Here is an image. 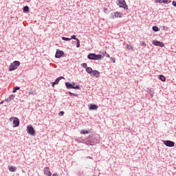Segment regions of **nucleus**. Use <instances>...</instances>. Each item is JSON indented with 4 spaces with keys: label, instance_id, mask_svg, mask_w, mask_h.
Returning a JSON list of instances; mask_svg holds the SVG:
<instances>
[{
    "label": "nucleus",
    "instance_id": "1",
    "mask_svg": "<svg viewBox=\"0 0 176 176\" xmlns=\"http://www.w3.org/2000/svg\"><path fill=\"white\" fill-rule=\"evenodd\" d=\"M82 144H85V145H96V144H98L100 142V136L98 135H89V137L85 139L80 141Z\"/></svg>",
    "mask_w": 176,
    "mask_h": 176
},
{
    "label": "nucleus",
    "instance_id": "2",
    "mask_svg": "<svg viewBox=\"0 0 176 176\" xmlns=\"http://www.w3.org/2000/svg\"><path fill=\"white\" fill-rule=\"evenodd\" d=\"M19 67H20V61L14 60L12 63L10 64L9 69L10 71H14L15 69H17Z\"/></svg>",
    "mask_w": 176,
    "mask_h": 176
},
{
    "label": "nucleus",
    "instance_id": "3",
    "mask_svg": "<svg viewBox=\"0 0 176 176\" xmlns=\"http://www.w3.org/2000/svg\"><path fill=\"white\" fill-rule=\"evenodd\" d=\"M65 86H66V89H74V90H80V85H77L76 86H73L72 83L69 82H65Z\"/></svg>",
    "mask_w": 176,
    "mask_h": 176
},
{
    "label": "nucleus",
    "instance_id": "4",
    "mask_svg": "<svg viewBox=\"0 0 176 176\" xmlns=\"http://www.w3.org/2000/svg\"><path fill=\"white\" fill-rule=\"evenodd\" d=\"M26 131H27L28 134H29L30 135L35 136L36 132H35V129H34V126H32V125H28Z\"/></svg>",
    "mask_w": 176,
    "mask_h": 176
},
{
    "label": "nucleus",
    "instance_id": "5",
    "mask_svg": "<svg viewBox=\"0 0 176 176\" xmlns=\"http://www.w3.org/2000/svg\"><path fill=\"white\" fill-rule=\"evenodd\" d=\"M61 57H67L64 51L56 50V52L55 54V58H61Z\"/></svg>",
    "mask_w": 176,
    "mask_h": 176
},
{
    "label": "nucleus",
    "instance_id": "6",
    "mask_svg": "<svg viewBox=\"0 0 176 176\" xmlns=\"http://www.w3.org/2000/svg\"><path fill=\"white\" fill-rule=\"evenodd\" d=\"M118 6L120 8L124 9V10H129V6L126 4V1L124 0H119Z\"/></svg>",
    "mask_w": 176,
    "mask_h": 176
},
{
    "label": "nucleus",
    "instance_id": "7",
    "mask_svg": "<svg viewBox=\"0 0 176 176\" xmlns=\"http://www.w3.org/2000/svg\"><path fill=\"white\" fill-rule=\"evenodd\" d=\"M82 67L85 68L86 72L87 74H89V75H91V74H93V69L90 67H87V63H84L82 64Z\"/></svg>",
    "mask_w": 176,
    "mask_h": 176
},
{
    "label": "nucleus",
    "instance_id": "8",
    "mask_svg": "<svg viewBox=\"0 0 176 176\" xmlns=\"http://www.w3.org/2000/svg\"><path fill=\"white\" fill-rule=\"evenodd\" d=\"M163 144L164 145H166V146H168V148H173L175 146V142L171 140H164Z\"/></svg>",
    "mask_w": 176,
    "mask_h": 176
},
{
    "label": "nucleus",
    "instance_id": "9",
    "mask_svg": "<svg viewBox=\"0 0 176 176\" xmlns=\"http://www.w3.org/2000/svg\"><path fill=\"white\" fill-rule=\"evenodd\" d=\"M118 17L122 18L123 17V13L122 12H111V19H116Z\"/></svg>",
    "mask_w": 176,
    "mask_h": 176
},
{
    "label": "nucleus",
    "instance_id": "10",
    "mask_svg": "<svg viewBox=\"0 0 176 176\" xmlns=\"http://www.w3.org/2000/svg\"><path fill=\"white\" fill-rule=\"evenodd\" d=\"M152 44L154 45V46H159L160 47H164V43H163V42H160L157 40H153L152 41Z\"/></svg>",
    "mask_w": 176,
    "mask_h": 176
},
{
    "label": "nucleus",
    "instance_id": "11",
    "mask_svg": "<svg viewBox=\"0 0 176 176\" xmlns=\"http://www.w3.org/2000/svg\"><path fill=\"white\" fill-rule=\"evenodd\" d=\"M155 3H171V0H155Z\"/></svg>",
    "mask_w": 176,
    "mask_h": 176
},
{
    "label": "nucleus",
    "instance_id": "12",
    "mask_svg": "<svg viewBox=\"0 0 176 176\" xmlns=\"http://www.w3.org/2000/svg\"><path fill=\"white\" fill-rule=\"evenodd\" d=\"M89 109L90 111H97L98 109V106L96 104H91L89 105Z\"/></svg>",
    "mask_w": 176,
    "mask_h": 176
},
{
    "label": "nucleus",
    "instance_id": "13",
    "mask_svg": "<svg viewBox=\"0 0 176 176\" xmlns=\"http://www.w3.org/2000/svg\"><path fill=\"white\" fill-rule=\"evenodd\" d=\"M13 127H19L20 126V120L19 118H15L13 120Z\"/></svg>",
    "mask_w": 176,
    "mask_h": 176
},
{
    "label": "nucleus",
    "instance_id": "14",
    "mask_svg": "<svg viewBox=\"0 0 176 176\" xmlns=\"http://www.w3.org/2000/svg\"><path fill=\"white\" fill-rule=\"evenodd\" d=\"M16 97V96H14V94H11L9 97H8L5 101H6L7 102H10L12 101H13V100H14V98Z\"/></svg>",
    "mask_w": 176,
    "mask_h": 176
},
{
    "label": "nucleus",
    "instance_id": "15",
    "mask_svg": "<svg viewBox=\"0 0 176 176\" xmlns=\"http://www.w3.org/2000/svg\"><path fill=\"white\" fill-rule=\"evenodd\" d=\"M44 174L47 176H52V172H50L49 167H45L44 168Z\"/></svg>",
    "mask_w": 176,
    "mask_h": 176
},
{
    "label": "nucleus",
    "instance_id": "16",
    "mask_svg": "<svg viewBox=\"0 0 176 176\" xmlns=\"http://www.w3.org/2000/svg\"><path fill=\"white\" fill-rule=\"evenodd\" d=\"M92 76H96V78H98L100 76V72L98 70L92 71Z\"/></svg>",
    "mask_w": 176,
    "mask_h": 176
},
{
    "label": "nucleus",
    "instance_id": "17",
    "mask_svg": "<svg viewBox=\"0 0 176 176\" xmlns=\"http://www.w3.org/2000/svg\"><path fill=\"white\" fill-rule=\"evenodd\" d=\"M8 170L9 171H10V173H14L15 171H16L17 168L12 166H8Z\"/></svg>",
    "mask_w": 176,
    "mask_h": 176
},
{
    "label": "nucleus",
    "instance_id": "18",
    "mask_svg": "<svg viewBox=\"0 0 176 176\" xmlns=\"http://www.w3.org/2000/svg\"><path fill=\"white\" fill-rule=\"evenodd\" d=\"M95 56H96L95 53L89 54L87 56V58H88V60H94Z\"/></svg>",
    "mask_w": 176,
    "mask_h": 176
},
{
    "label": "nucleus",
    "instance_id": "19",
    "mask_svg": "<svg viewBox=\"0 0 176 176\" xmlns=\"http://www.w3.org/2000/svg\"><path fill=\"white\" fill-rule=\"evenodd\" d=\"M23 13H30V7L28 6H25L23 8Z\"/></svg>",
    "mask_w": 176,
    "mask_h": 176
},
{
    "label": "nucleus",
    "instance_id": "20",
    "mask_svg": "<svg viewBox=\"0 0 176 176\" xmlns=\"http://www.w3.org/2000/svg\"><path fill=\"white\" fill-rule=\"evenodd\" d=\"M102 54H95V58L94 60H102Z\"/></svg>",
    "mask_w": 176,
    "mask_h": 176
},
{
    "label": "nucleus",
    "instance_id": "21",
    "mask_svg": "<svg viewBox=\"0 0 176 176\" xmlns=\"http://www.w3.org/2000/svg\"><path fill=\"white\" fill-rule=\"evenodd\" d=\"M61 79H64V76H59L58 78H56V79L55 80L54 82L58 85L60 82V80H61Z\"/></svg>",
    "mask_w": 176,
    "mask_h": 176
},
{
    "label": "nucleus",
    "instance_id": "22",
    "mask_svg": "<svg viewBox=\"0 0 176 176\" xmlns=\"http://www.w3.org/2000/svg\"><path fill=\"white\" fill-rule=\"evenodd\" d=\"M158 78L162 82H166V77L164 75H160Z\"/></svg>",
    "mask_w": 176,
    "mask_h": 176
},
{
    "label": "nucleus",
    "instance_id": "23",
    "mask_svg": "<svg viewBox=\"0 0 176 176\" xmlns=\"http://www.w3.org/2000/svg\"><path fill=\"white\" fill-rule=\"evenodd\" d=\"M153 31H154V32H158V31H160V29L159 28V27L154 25L152 28Z\"/></svg>",
    "mask_w": 176,
    "mask_h": 176
},
{
    "label": "nucleus",
    "instance_id": "24",
    "mask_svg": "<svg viewBox=\"0 0 176 176\" xmlns=\"http://www.w3.org/2000/svg\"><path fill=\"white\" fill-rule=\"evenodd\" d=\"M80 134H90V131L85 129L80 131Z\"/></svg>",
    "mask_w": 176,
    "mask_h": 176
},
{
    "label": "nucleus",
    "instance_id": "25",
    "mask_svg": "<svg viewBox=\"0 0 176 176\" xmlns=\"http://www.w3.org/2000/svg\"><path fill=\"white\" fill-rule=\"evenodd\" d=\"M69 96H70V97H72V96H74V97H78V94H74L71 91H69Z\"/></svg>",
    "mask_w": 176,
    "mask_h": 176
},
{
    "label": "nucleus",
    "instance_id": "26",
    "mask_svg": "<svg viewBox=\"0 0 176 176\" xmlns=\"http://www.w3.org/2000/svg\"><path fill=\"white\" fill-rule=\"evenodd\" d=\"M76 47H80V41L78 39H76Z\"/></svg>",
    "mask_w": 176,
    "mask_h": 176
},
{
    "label": "nucleus",
    "instance_id": "27",
    "mask_svg": "<svg viewBox=\"0 0 176 176\" xmlns=\"http://www.w3.org/2000/svg\"><path fill=\"white\" fill-rule=\"evenodd\" d=\"M17 90H20V87H14L12 93H16V91H17Z\"/></svg>",
    "mask_w": 176,
    "mask_h": 176
},
{
    "label": "nucleus",
    "instance_id": "28",
    "mask_svg": "<svg viewBox=\"0 0 176 176\" xmlns=\"http://www.w3.org/2000/svg\"><path fill=\"white\" fill-rule=\"evenodd\" d=\"M62 40L63 41H71V38H68V37H62Z\"/></svg>",
    "mask_w": 176,
    "mask_h": 176
},
{
    "label": "nucleus",
    "instance_id": "29",
    "mask_svg": "<svg viewBox=\"0 0 176 176\" xmlns=\"http://www.w3.org/2000/svg\"><path fill=\"white\" fill-rule=\"evenodd\" d=\"M70 39H74V41H76V39H78V38H76V35H72L70 38Z\"/></svg>",
    "mask_w": 176,
    "mask_h": 176
},
{
    "label": "nucleus",
    "instance_id": "30",
    "mask_svg": "<svg viewBox=\"0 0 176 176\" xmlns=\"http://www.w3.org/2000/svg\"><path fill=\"white\" fill-rule=\"evenodd\" d=\"M58 115H59V116H64V111H60Z\"/></svg>",
    "mask_w": 176,
    "mask_h": 176
},
{
    "label": "nucleus",
    "instance_id": "31",
    "mask_svg": "<svg viewBox=\"0 0 176 176\" xmlns=\"http://www.w3.org/2000/svg\"><path fill=\"white\" fill-rule=\"evenodd\" d=\"M110 60L111 63H116L115 58L111 57Z\"/></svg>",
    "mask_w": 176,
    "mask_h": 176
},
{
    "label": "nucleus",
    "instance_id": "32",
    "mask_svg": "<svg viewBox=\"0 0 176 176\" xmlns=\"http://www.w3.org/2000/svg\"><path fill=\"white\" fill-rule=\"evenodd\" d=\"M172 5H173V6H175V8H176V1H172Z\"/></svg>",
    "mask_w": 176,
    "mask_h": 176
},
{
    "label": "nucleus",
    "instance_id": "33",
    "mask_svg": "<svg viewBox=\"0 0 176 176\" xmlns=\"http://www.w3.org/2000/svg\"><path fill=\"white\" fill-rule=\"evenodd\" d=\"M15 118H14V117H11V118H10V122H13V120H14Z\"/></svg>",
    "mask_w": 176,
    "mask_h": 176
},
{
    "label": "nucleus",
    "instance_id": "34",
    "mask_svg": "<svg viewBox=\"0 0 176 176\" xmlns=\"http://www.w3.org/2000/svg\"><path fill=\"white\" fill-rule=\"evenodd\" d=\"M127 49L129 50L133 49V47H131V45H127Z\"/></svg>",
    "mask_w": 176,
    "mask_h": 176
},
{
    "label": "nucleus",
    "instance_id": "35",
    "mask_svg": "<svg viewBox=\"0 0 176 176\" xmlns=\"http://www.w3.org/2000/svg\"><path fill=\"white\" fill-rule=\"evenodd\" d=\"M52 87H54V85H57V84H56V82H52Z\"/></svg>",
    "mask_w": 176,
    "mask_h": 176
},
{
    "label": "nucleus",
    "instance_id": "36",
    "mask_svg": "<svg viewBox=\"0 0 176 176\" xmlns=\"http://www.w3.org/2000/svg\"><path fill=\"white\" fill-rule=\"evenodd\" d=\"M76 83L75 82H73L72 83V86H76Z\"/></svg>",
    "mask_w": 176,
    "mask_h": 176
},
{
    "label": "nucleus",
    "instance_id": "37",
    "mask_svg": "<svg viewBox=\"0 0 176 176\" xmlns=\"http://www.w3.org/2000/svg\"><path fill=\"white\" fill-rule=\"evenodd\" d=\"M142 46H146V43H145V42H142Z\"/></svg>",
    "mask_w": 176,
    "mask_h": 176
},
{
    "label": "nucleus",
    "instance_id": "38",
    "mask_svg": "<svg viewBox=\"0 0 176 176\" xmlns=\"http://www.w3.org/2000/svg\"><path fill=\"white\" fill-rule=\"evenodd\" d=\"M150 96H151V97H153V92H150Z\"/></svg>",
    "mask_w": 176,
    "mask_h": 176
},
{
    "label": "nucleus",
    "instance_id": "39",
    "mask_svg": "<svg viewBox=\"0 0 176 176\" xmlns=\"http://www.w3.org/2000/svg\"><path fill=\"white\" fill-rule=\"evenodd\" d=\"M52 176H58V173H54V174L52 175Z\"/></svg>",
    "mask_w": 176,
    "mask_h": 176
},
{
    "label": "nucleus",
    "instance_id": "40",
    "mask_svg": "<svg viewBox=\"0 0 176 176\" xmlns=\"http://www.w3.org/2000/svg\"><path fill=\"white\" fill-rule=\"evenodd\" d=\"M106 57H107L108 58H111V56L108 54H107Z\"/></svg>",
    "mask_w": 176,
    "mask_h": 176
},
{
    "label": "nucleus",
    "instance_id": "41",
    "mask_svg": "<svg viewBox=\"0 0 176 176\" xmlns=\"http://www.w3.org/2000/svg\"><path fill=\"white\" fill-rule=\"evenodd\" d=\"M2 104H3V100H2V101L0 102V105H2Z\"/></svg>",
    "mask_w": 176,
    "mask_h": 176
},
{
    "label": "nucleus",
    "instance_id": "42",
    "mask_svg": "<svg viewBox=\"0 0 176 176\" xmlns=\"http://www.w3.org/2000/svg\"><path fill=\"white\" fill-rule=\"evenodd\" d=\"M104 12H107V10H104Z\"/></svg>",
    "mask_w": 176,
    "mask_h": 176
},
{
    "label": "nucleus",
    "instance_id": "43",
    "mask_svg": "<svg viewBox=\"0 0 176 176\" xmlns=\"http://www.w3.org/2000/svg\"><path fill=\"white\" fill-rule=\"evenodd\" d=\"M104 12H107V10H104Z\"/></svg>",
    "mask_w": 176,
    "mask_h": 176
},
{
    "label": "nucleus",
    "instance_id": "44",
    "mask_svg": "<svg viewBox=\"0 0 176 176\" xmlns=\"http://www.w3.org/2000/svg\"><path fill=\"white\" fill-rule=\"evenodd\" d=\"M104 12H107V10H104Z\"/></svg>",
    "mask_w": 176,
    "mask_h": 176
}]
</instances>
